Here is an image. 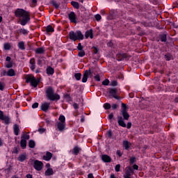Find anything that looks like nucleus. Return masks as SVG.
I'll list each match as a JSON object with an SVG mask.
<instances>
[{"label": "nucleus", "instance_id": "9d476101", "mask_svg": "<svg viewBox=\"0 0 178 178\" xmlns=\"http://www.w3.org/2000/svg\"><path fill=\"white\" fill-rule=\"evenodd\" d=\"M109 94L111 97L115 98V99H119V92H118V89L116 88H111L109 90Z\"/></svg>", "mask_w": 178, "mask_h": 178}, {"label": "nucleus", "instance_id": "1a4fd4ad", "mask_svg": "<svg viewBox=\"0 0 178 178\" xmlns=\"http://www.w3.org/2000/svg\"><path fill=\"white\" fill-rule=\"evenodd\" d=\"M117 58L118 60H129L130 59V56H129L127 54L124 53H120L117 54Z\"/></svg>", "mask_w": 178, "mask_h": 178}, {"label": "nucleus", "instance_id": "4c0bfd02", "mask_svg": "<svg viewBox=\"0 0 178 178\" xmlns=\"http://www.w3.org/2000/svg\"><path fill=\"white\" fill-rule=\"evenodd\" d=\"M78 56H79L80 58H83V56H86V51L83 50L80 51L78 54Z\"/></svg>", "mask_w": 178, "mask_h": 178}, {"label": "nucleus", "instance_id": "c85d7f7f", "mask_svg": "<svg viewBox=\"0 0 178 178\" xmlns=\"http://www.w3.org/2000/svg\"><path fill=\"white\" fill-rule=\"evenodd\" d=\"M45 52V48L44 47H40L35 49L36 54H44Z\"/></svg>", "mask_w": 178, "mask_h": 178}, {"label": "nucleus", "instance_id": "37998d69", "mask_svg": "<svg viewBox=\"0 0 178 178\" xmlns=\"http://www.w3.org/2000/svg\"><path fill=\"white\" fill-rule=\"evenodd\" d=\"M106 136V137H108V138H112V131H107Z\"/></svg>", "mask_w": 178, "mask_h": 178}, {"label": "nucleus", "instance_id": "7c9ffc66", "mask_svg": "<svg viewBox=\"0 0 178 178\" xmlns=\"http://www.w3.org/2000/svg\"><path fill=\"white\" fill-rule=\"evenodd\" d=\"M50 3L55 7V9H59V4L55 0H51Z\"/></svg>", "mask_w": 178, "mask_h": 178}, {"label": "nucleus", "instance_id": "3c124183", "mask_svg": "<svg viewBox=\"0 0 178 178\" xmlns=\"http://www.w3.org/2000/svg\"><path fill=\"white\" fill-rule=\"evenodd\" d=\"M95 80L96 81H101V77L99 76V75H95Z\"/></svg>", "mask_w": 178, "mask_h": 178}, {"label": "nucleus", "instance_id": "de8ad7c7", "mask_svg": "<svg viewBox=\"0 0 178 178\" xmlns=\"http://www.w3.org/2000/svg\"><path fill=\"white\" fill-rule=\"evenodd\" d=\"M111 86H112V87H116V86H118V81H111Z\"/></svg>", "mask_w": 178, "mask_h": 178}, {"label": "nucleus", "instance_id": "2f4dec72", "mask_svg": "<svg viewBox=\"0 0 178 178\" xmlns=\"http://www.w3.org/2000/svg\"><path fill=\"white\" fill-rule=\"evenodd\" d=\"M81 149H80L79 147H74L73 149L74 155H79V152H80Z\"/></svg>", "mask_w": 178, "mask_h": 178}, {"label": "nucleus", "instance_id": "69168bd1", "mask_svg": "<svg viewBox=\"0 0 178 178\" xmlns=\"http://www.w3.org/2000/svg\"><path fill=\"white\" fill-rule=\"evenodd\" d=\"M73 106L75 109H79V104L77 103H74Z\"/></svg>", "mask_w": 178, "mask_h": 178}, {"label": "nucleus", "instance_id": "5fc2aeb1", "mask_svg": "<svg viewBox=\"0 0 178 178\" xmlns=\"http://www.w3.org/2000/svg\"><path fill=\"white\" fill-rule=\"evenodd\" d=\"M30 69L31 70H32L33 72H34V70H35V64H32L30 65Z\"/></svg>", "mask_w": 178, "mask_h": 178}, {"label": "nucleus", "instance_id": "f3484780", "mask_svg": "<svg viewBox=\"0 0 178 178\" xmlns=\"http://www.w3.org/2000/svg\"><path fill=\"white\" fill-rule=\"evenodd\" d=\"M44 161L49 162L50 159H52V153L47 152L45 155L43 156Z\"/></svg>", "mask_w": 178, "mask_h": 178}, {"label": "nucleus", "instance_id": "a18cd8bd", "mask_svg": "<svg viewBox=\"0 0 178 178\" xmlns=\"http://www.w3.org/2000/svg\"><path fill=\"white\" fill-rule=\"evenodd\" d=\"M115 172H120V164H118L115 168Z\"/></svg>", "mask_w": 178, "mask_h": 178}, {"label": "nucleus", "instance_id": "13d9d810", "mask_svg": "<svg viewBox=\"0 0 178 178\" xmlns=\"http://www.w3.org/2000/svg\"><path fill=\"white\" fill-rule=\"evenodd\" d=\"M93 54H98V48L93 47Z\"/></svg>", "mask_w": 178, "mask_h": 178}, {"label": "nucleus", "instance_id": "4be33fe9", "mask_svg": "<svg viewBox=\"0 0 178 178\" xmlns=\"http://www.w3.org/2000/svg\"><path fill=\"white\" fill-rule=\"evenodd\" d=\"M44 175L46 176H52V175H54V170L51 168H47L44 172Z\"/></svg>", "mask_w": 178, "mask_h": 178}, {"label": "nucleus", "instance_id": "338daca9", "mask_svg": "<svg viewBox=\"0 0 178 178\" xmlns=\"http://www.w3.org/2000/svg\"><path fill=\"white\" fill-rule=\"evenodd\" d=\"M83 46L82 45H78L77 46V49H79V51H83Z\"/></svg>", "mask_w": 178, "mask_h": 178}, {"label": "nucleus", "instance_id": "864d4df0", "mask_svg": "<svg viewBox=\"0 0 178 178\" xmlns=\"http://www.w3.org/2000/svg\"><path fill=\"white\" fill-rule=\"evenodd\" d=\"M32 5H33V6H35L38 2V0H31Z\"/></svg>", "mask_w": 178, "mask_h": 178}, {"label": "nucleus", "instance_id": "c9c22d12", "mask_svg": "<svg viewBox=\"0 0 178 178\" xmlns=\"http://www.w3.org/2000/svg\"><path fill=\"white\" fill-rule=\"evenodd\" d=\"M131 173H133V169H131L130 167H127L126 168L125 174L131 175Z\"/></svg>", "mask_w": 178, "mask_h": 178}, {"label": "nucleus", "instance_id": "dca6fc26", "mask_svg": "<svg viewBox=\"0 0 178 178\" xmlns=\"http://www.w3.org/2000/svg\"><path fill=\"white\" fill-rule=\"evenodd\" d=\"M49 105H51V104L48 102L42 103L41 105L42 111H43V112H47V111L49 109Z\"/></svg>", "mask_w": 178, "mask_h": 178}, {"label": "nucleus", "instance_id": "c03bdc74", "mask_svg": "<svg viewBox=\"0 0 178 178\" xmlns=\"http://www.w3.org/2000/svg\"><path fill=\"white\" fill-rule=\"evenodd\" d=\"M102 85L103 86H109V81L108 79L103 81Z\"/></svg>", "mask_w": 178, "mask_h": 178}, {"label": "nucleus", "instance_id": "4d7b16f0", "mask_svg": "<svg viewBox=\"0 0 178 178\" xmlns=\"http://www.w3.org/2000/svg\"><path fill=\"white\" fill-rule=\"evenodd\" d=\"M3 48L6 51H9L10 49V45H4Z\"/></svg>", "mask_w": 178, "mask_h": 178}, {"label": "nucleus", "instance_id": "79ce46f5", "mask_svg": "<svg viewBox=\"0 0 178 178\" xmlns=\"http://www.w3.org/2000/svg\"><path fill=\"white\" fill-rule=\"evenodd\" d=\"M5 90V83L0 82V90L3 91Z\"/></svg>", "mask_w": 178, "mask_h": 178}, {"label": "nucleus", "instance_id": "412c9836", "mask_svg": "<svg viewBox=\"0 0 178 178\" xmlns=\"http://www.w3.org/2000/svg\"><path fill=\"white\" fill-rule=\"evenodd\" d=\"M7 76H8V77H13V76H16V72H15L13 69H10L7 71Z\"/></svg>", "mask_w": 178, "mask_h": 178}, {"label": "nucleus", "instance_id": "0eeeda50", "mask_svg": "<svg viewBox=\"0 0 178 178\" xmlns=\"http://www.w3.org/2000/svg\"><path fill=\"white\" fill-rule=\"evenodd\" d=\"M122 115L124 119V120H128L129 118H130V115L127 113V106L124 104V103H122Z\"/></svg>", "mask_w": 178, "mask_h": 178}, {"label": "nucleus", "instance_id": "6e6552de", "mask_svg": "<svg viewBox=\"0 0 178 178\" xmlns=\"http://www.w3.org/2000/svg\"><path fill=\"white\" fill-rule=\"evenodd\" d=\"M68 19L71 23H75V24H77V16L74 12L72 11L68 14Z\"/></svg>", "mask_w": 178, "mask_h": 178}, {"label": "nucleus", "instance_id": "f03ea898", "mask_svg": "<svg viewBox=\"0 0 178 178\" xmlns=\"http://www.w3.org/2000/svg\"><path fill=\"white\" fill-rule=\"evenodd\" d=\"M46 97L49 101H59L60 95L55 92V89L52 86H47L45 89Z\"/></svg>", "mask_w": 178, "mask_h": 178}, {"label": "nucleus", "instance_id": "680f3d73", "mask_svg": "<svg viewBox=\"0 0 178 178\" xmlns=\"http://www.w3.org/2000/svg\"><path fill=\"white\" fill-rule=\"evenodd\" d=\"M116 154L118 156H122V155H123L120 150H117Z\"/></svg>", "mask_w": 178, "mask_h": 178}, {"label": "nucleus", "instance_id": "6e6d98bb", "mask_svg": "<svg viewBox=\"0 0 178 178\" xmlns=\"http://www.w3.org/2000/svg\"><path fill=\"white\" fill-rule=\"evenodd\" d=\"M33 109H35V108H38V103L35 102L32 105Z\"/></svg>", "mask_w": 178, "mask_h": 178}, {"label": "nucleus", "instance_id": "cd10ccee", "mask_svg": "<svg viewBox=\"0 0 178 178\" xmlns=\"http://www.w3.org/2000/svg\"><path fill=\"white\" fill-rule=\"evenodd\" d=\"M122 144L125 149H129L130 148V143H129V141L124 140Z\"/></svg>", "mask_w": 178, "mask_h": 178}, {"label": "nucleus", "instance_id": "6ab92c4d", "mask_svg": "<svg viewBox=\"0 0 178 178\" xmlns=\"http://www.w3.org/2000/svg\"><path fill=\"white\" fill-rule=\"evenodd\" d=\"M102 159L103 162H106V163H109L112 161V159H111V156L106 155V154H104L102 156Z\"/></svg>", "mask_w": 178, "mask_h": 178}, {"label": "nucleus", "instance_id": "9b49d317", "mask_svg": "<svg viewBox=\"0 0 178 178\" xmlns=\"http://www.w3.org/2000/svg\"><path fill=\"white\" fill-rule=\"evenodd\" d=\"M91 74V70H86L83 73V76L82 78V83H87L88 80V76Z\"/></svg>", "mask_w": 178, "mask_h": 178}, {"label": "nucleus", "instance_id": "f704fd0d", "mask_svg": "<svg viewBox=\"0 0 178 178\" xmlns=\"http://www.w3.org/2000/svg\"><path fill=\"white\" fill-rule=\"evenodd\" d=\"M74 77L77 81L81 80V73H76L74 74Z\"/></svg>", "mask_w": 178, "mask_h": 178}, {"label": "nucleus", "instance_id": "473e14b6", "mask_svg": "<svg viewBox=\"0 0 178 178\" xmlns=\"http://www.w3.org/2000/svg\"><path fill=\"white\" fill-rule=\"evenodd\" d=\"M22 140H26L27 141V140L30 139V135L27 134H24L22 136Z\"/></svg>", "mask_w": 178, "mask_h": 178}, {"label": "nucleus", "instance_id": "2eb2a0df", "mask_svg": "<svg viewBox=\"0 0 178 178\" xmlns=\"http://www.w3.org/2000/svg\"><path fill=\"white\" fill-rule=\"evenodd\" d=\"M66 127V123L64 122H57V129L59 131H63Z\"/></svg>", "mask_w": 178, "mask_h": 178}, {"label": "nucleus", "instance_id": "ea45409f", "mask_svg": "<svg viewBox=\"0 0 178 178\" xmlns=\"http://www.w3.org/2000/svg\"><path fill=\"white\" fill-rule=\"evenodd\" d=\"M95 18L96 19L97 22H100L102 17L99 14H97L95 15Z\"/></svg>", "mask_w": 178, "mask_h": 178}, {"label": "nucleus", "instance_id": "c756f323", "mask_svg": "<svg viewBox=\"0 0 178 178\" xmlns=\"http://www.w3.org/2000/svg\"><path fill=\"white\" fill-rule=\"evenodd\" d=\"M58 120L60 121V123H66V118H65V115H63L59 116Z\"/></svg>", "mask_w": 178, "mask_h": 178}, {"label": "nucleus", "instance_id": "052dcab7", "mask_svg": "<svg viewBox=\"0 0 178 178\" xmlns=\"http://www.w3.org/2000/svg\"><path fill=\"white\" fill-rule=\"evenodd\" d=\"M141 24H143V26H144L145 27H148V26H149V24L145 22H142Z\"/></svg>", "mask_w": 178, "mask_h": 178}, {"label": "nucleus", "instance_id": "72a5a7b5", "mask_svg": "<svg viewBox=\"0 0 178 178\" xmlns=\"http://www.w3.org/2000/svg\"><path fill=\"white\" fill-rule=\"evenodd\" d=\"M29 148H34L35 147V142L34 140H29Z\"/></svg>", "mask_w": 178, "mask_h": 178}, {"label": "nucleus", "instance_id": "f8f14e48", "mask_svg": "<svg viewBox=\"0 0 178 178\" xmlns=\"http://www.w3.org/2000/svg\"><path fill=\"white\" fill-rule=\"evenodd\" d=\"M42 31H45V34H49V33H54L55 31V29H54V27H52V26L48 25L42 29Z\"/></svg>", "mask_w": 178, "mask_h": 178}, {"label": "nucleus", "instance_id": "e2e57ef3", "mask_svg": "<svg viewBox=\"0 0 178 178\" xmlns=\"http://www.w3.org/2000/svg\"><path fill=\"white\" fill-rule=\"evenodd\" d=\"M136 162V157H132L130 159V163H134Z\"/></svg>", "mask_w": 178, "mask_h": 178}, {"label": "nucleus", "instance_id": "a19ab883", "mask_svg": "<svg viewBox=\"0 0 178 178\" xmlns=\"http://www.w3.org/2000/svg\"><path fill=\"white\" fill-rule=\"evenodd\" d=\"M111 104H109V103H105L104 104V109H111Z\"/></svg>", "mask_w": 178, "mask_h": 178}, {"label": "nucleus", "instance_id": "bb28decb", "mask_svg": "<svg viewBox=\"0 0 178 178\" xmlns=\"http://www.w3.org/2000/svg\"><path fill=\"white\" fill-rule=\"evenodd\" d=\"M116 11H111L110 13V15L108 16V19H111V20L113 19H116Z\"/></svg>", "mask_w": 178, "mask_h": 178}, {"label": "nucleus", "instance_id": "774afa93", "mask_svg": "<svg viewBox=\"0 0 178 178\" xmlns=\"http://www.w3.org/2000/svg\"><path fill=\"white\" fill-rule=\"evenodd\" d=\"M130 176H131V175H130L129 174H125V175H124V178H131V177H130Z\"/></svg>", "mask_w": 178, "mask_h": 178}, {"label": "nucleus", "instance_id": "423d86ee", "mask_svg": "<svg viewBox=\"0 0 178 178\" xmlns=\"http://www.w3.org/2000/svg\"><path fill=\"white\" fill-rule=\"evenodd\" d=\"M33 168L35 170L40 172L42 169H44V163L40 161L35 160L33 163Z\"/></svg>", "mask_w": 178, "mask_h": 178}, {"label": "nucleus", "instance_id": "393cba45", "mask_svg": "<svg viewBox=\"0 0 178 178\" xmlns=\"http://www.w3.org/2000/svg\"><path fill=\"white\" fill-rule=\"evenodd\" d=\"M71 5L75 9H80V4L77 1H71Z\"/></svg>", "mask_w": 178, "mask_h": 178}, {"label": "nucleus", "instance_id": "bf43d9fd", "mask_svg": "<svg viewBox=\"0 0 178 178\" xmlns=\"http://www.w3.org/2000/svg\"><path fill=\"white\" fill-rule=\"evenodd\" d=\"M38 131L40 134H42V133H44L45 131V129L44 128H40L38 129Z\"/></svg>", "mask_w": 178, "mask_h": 178}, {"label": "nucleus", "instance_id": "aec40b11", "mask_svg": "<svg viewBox=\"0 0 178 178\" xmlns=\"http://www.w3.org/2000/svg\"><path fill=\"white\" fill-rule=\"evenodd\" d=\"M13 131L15 136H19V133H20V129L19 128V125L17 124L14 125Z\"/></svg>", "mask_w": 178, "mask_h": 178}, {"label": "nucleus", "instance_id": "5701e85b", "mask_svg": "<svg viewBox=\"0 0 178 178\" xmlns=\"http://www.w3.org/2000/svg\"><path fill=\"white\" fill-rule=\"evenodd\" d=\"M25 159H27V155H26V153L20 154L18 157V161H19V162H24Z\"/></svg>", "mask_w": 178, "mask_h": 178}, {"label": "nucleus", "instance_id": "ddd939ff", "mask_svg": "<svg viewBox=\"0 0 178 178\" xmlns=\"http://www.w3.org/2000/svg\"><path fill=\"white\" fill-rule=\"evenodd\" d=\"M18 34H19L20 35H29V33H30V31L24 28L22 29H19L17 31Z\"/></svg>", "mask_w": 178, "mask_h": 178}, {"label": "nucleus", "instance_id": "e433bc0d", "mask_svg": "<svg viewBox=\"0 0 178 178\" xmlns=\"http://www.w3.org/2000/svg\"><path fill=\"white\" fill-rule=\"evenodd\" d=\"M1 120H4L6 124H9L10 119L8 116H6L4 118H3Z\"/></svg>", "mask_w": 178, "mask_h": 178}, {"label": "nucleus", "instance_id": "39448f33", "mask_svg": "<svg viewBox=\"0 0 178 178\" xmlns=\"http://www.w3.org/2000/svg\"><path fill=\"white\" fill-rule=\"evenodd\" d=\"M168 38H170V37L168 36V33L166 32H161L159 35L158 41H161V42L166 44L168 42Z\"/></svg>", "mask_w": 178, "mask_h": 178}, {"label": "nucleus", "instance_id": "09e8293b", "mask_svg": "<svg viewBox=\"0 0 178 178\" xmlns=\"http://www.w3.org/2000/svg\"><path fill=\"white\" fill-rule=\"evenodd\" d=\"M138 35H139L140 37H143V35H145V32H144V31H140L138 32Z\"/></svg>", "mask_w": 178, "mask_h": 178}, {"label": "nucleus", "instance_id": "4468645a", "mask_svg": "<svg viewBox=\"0 0 178 178\" xmlns=\"http://www.w3.org/2000/svg\"><path fill=\"white\" fill-rule=\"evenodd\" d=\"M94 38V34L92 29H90L86 31L85 33V38Z\"/></svg>", "mask_w": 178, "mask_h": 178}, {"label": "nucleus", "instance_id": "a878e982", "mask_svg": "<svg viewBox=\"0 0 178 178\" xmlns=\"http://www.w3.org/2000/svg\"><path fill=\"white\" fill-rule=\"evenodd\" d=\"M47 74H54V73H55V70H54V68H52L51 67H48L46 70Z\"/></svg>", "mask_w": 178, "mask_h": 178}, {"label": "nucleus", "instance_id": "a211bd4d", "mask_svg": "<svg viewBox=\"0 0 178 178\" xmlns=\"http://www.w3.org/2000/svg\"><path fill=\"white\" fill-rule=\"evenodd\" d=\"M118 123L119 126H121V127H126V123L123 120V118L118 116Z\"/></svg>", "mask_w": 178, "mask_h": 178}, {"label": "nucleus", "instance_id": "58836bf2", "mask_svg": "<svg viewBox=\"0 0 178 178\" xmlns=\"http://www.w3.org/2000/svg\"><path fill=\"white\" fill-rule=\"evenodd\" d=\"M165 60H171L172 57L170 54H167L165 55Z\"/></svg>", "mask_w": 178, "mask_h": 178}, {"label": "nucleus", "instance_id": "f257e3e1", "mask_svg": "<svg viewBox=\"0 0 178 178\" xmlns=\"http://www.w3.org/2000/svg\"><path fill=\"white\" fill-rule=\"evenodd\" d=\"M15 16L19 19L18 23H19L21 26H26L31 20L30 13L23 8H17L15 10Z\"/></svg>", "mask_w": 178, "mask_h": 178}, {"label": "nucleus", "instance_id": "b1692460", "mask_svg": "<svg viewBox=\"0 0 178 178\" xmlns=\"http://www.w3.org/2000/svg\"><path fill=\"white\" fill-rule=\"evenodd\" d=\"M20 144L22 149H24L27 147V140L26 139H21Z\"/></svg>", "mask_w": 178, "mask_h": 178}, {"label": "nucleus", "instance_id": "8fccbe9b", "mask_svg": "<svg viewBox=\"0 0 178 178\" xmlns=\"http://www.w3.org/2000/svg\"><path fill=\"white\" fill-rule=\"evenodd\" d=\"M6 116L3 115V111L0 110V120H2Z\"/></svg>", "mask_w": 178, "mask_h": 178}, {"label": "nucleus", "instance_id": "603ef678", "mask_svg": "<svg viewBox=\"0 0 178 178\" xmlns=\"http://www.w3.org/2000/svg\"><path fill=\"white\" fill-rule=\"evenodd\" d=\"M30 65H35V59L31 58L30 61H29Z\"/></svg>", "mask_w": 178, "mask_h": 178}, {"label": "nucleus", "instance_id": "7ed1b4c3", "mask_svg": "<svg viewBox=\"0 0 178 178\" xmlns=\"http://www.w3.org/2000/svg\"><path fill=\"white\" fill-rule=\"evenodd\" d=\"M69 38L72 41H83L84 40V35L81 32V31H76L75 32L73 31H70Z\"/></svg>", "mask_w": 178, "mask_h": 178}, {"label": "nucleus", "instance_id": "49530a36", "mask_svg": "<svg viewBox=\"0 0 178 178\" xmlns=\"http://www.w3.org/2000/svg\"><path fill=\"white\" fill-rule=\"evenodd\" d=\"M6 67H7V69H10L11 67H13V64L12 63H9L6 65Z\"/></svg>", "mask_w": 178, "mask_h": 178}, {"label": "nucleus", "instance_id": "20e7f679", "mask_svg": "<svg viewBox=\"0 0 178 178\" xmlns=\"http://www.w3.org/2000/svg\"><path fill=\"white\" fill-rule=\"evenodd\" d=\"M26 83H31V86L32 87H37L38 86V81L34 77V76L28 75L26 77Z\"/></svg>", "mask_w": 178, "mask_h": 178}, {"label": "nucleus", "instance_id": "0e129e2a", "mask_svg": "<svg viewBox=\"0 0 178 178\" xmlns=\"http://www.w3.org/2000/svg\"><path fill=\"white\" fill-rule=\"evenodd\" d=\"M112 109H113V110L118 109V104H113L112 105Z\"/></svg>", "mask_w": 178, "mask_h": 178}]
</instances>
